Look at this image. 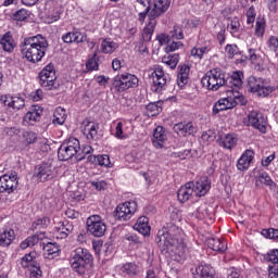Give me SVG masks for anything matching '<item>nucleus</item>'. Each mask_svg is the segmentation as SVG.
Wrapping results in <instances>:
<instances>
[{"label": "nucleus", "mask_w": 278, "mask_h": 278, "mask_svg": "<svg viewBox=\"0 0 278 278\" xmlns=\"http://www.w3.org/2000/svg\"><path fill=\"white\" fill-rule=\"evenodd\" d=\"M157 245L167 253L174 262H181L188 251V237L179 226L167 224L157 232Z\"/></svg>", "instance_id": "f257e3e1"}, {"label": "nucleus", "mask_w": 278, "mask_h": 278, "mask_svg": "<svg viewBox=\"0 0 278 278\" xmlns=\"http://www.w3.org/2000/svg\"><path fill=\"white\" fill-rule=\"evenodd\" d=\"M47 49H49V42H47V38L42 37V35L24 39L21 46L23 58L31 64L42 62V58L47 55Z\"/></svg>", "instance_id": "f03ea898"}, {"label": "nucleus", "mask_w": 278, "mask_h": 278, "mask_svg": "<svg viewBox=\"0 0 278 278\" xmlns=\"http://www.w3.org/2000/svg\"><path fill=\"white\" fill-rule=\"evenodd\" d=\"M71 266L78 275H86L92 267V255L88 250L77 248L72 252Z\"/></svg>", "instance_id": "7ed1b4c3"}, {"label": "nucleus", "mask_w": 278, "mask_h": 278, "mask_svg": "<svg viewBox=\"0 0 278 278\" xmlns=\"http://www.w3.org/2000/svg\"><path fill=\"white\" fill-rule=\"evenodd\" d=\"M236 105H247V99L238 90H228L227 97L219 99L213 106V114L232 110Z\"/></svg>", "instance_id": "20e7f679"}, {"label": "nucleus", "mask_w": 278, "mask_h": 278, "mask_svg": "<svg viewBox=\"0 0 278 278\" xmlns=\"http://www.w3.org/2000/svg\"><path fill=\"white\" fill-rule=\"evenodd\" d=\"M201 84L206 90L216 92V90H219L227 84V80L225 79V73L220 68H213L205 73L201 79Z\"/></svg>", "instance_id": "39448f33"}, {"label": "nucleus", "mask_w": 278, "mask_h": 278, "mask_svg": "<svg viewBox=\"0 0 278 278\" xmlns=\"http://www.w3.org/2000/svg\"><path fill=\"white\" fill-rule=\"evenodd\" d=\"M81 151V144L79 143V139L70 138L65 140L58 151V157L62 162H66V160H71L75 157Z\"/></svg>", "instance_id": "423d86ee"}, {"label": "nucleus", "mask_w": 278, "mask_h": 278, "mask_svg": "<svg viewBox=\"0 0 278 278\" xmlns=\"http://www.w3.org/2000/svg\"><path fill=\"white\" fill-rule=\"evenodd\" d=\"M249 91L257 97H268L273 92V87L268 85V80L262 77L250 76L248 78Z\"/></svg>", "instance_id": "0eeeda50"}, {"label": "nucleus", "mask_w": 278, "mask_h": 278, "mask_svg": "<svg viewBox=\"0 0 278 278\" xmlns=\"http://www.w3.org/2000/svg\"><path fill=\"white\" fill-rule=\"evenodd\" d=\"M138 81V76L126 73L114 77L112 88L116 92H125L129 88H137Z\"/></svg>", "instance_id": "6e6552de"}, {"label": "nucleus", "mask_w": 278, "mask_h": 278, "mask_svg": "<svg viewBox=\"0 0 278 278\" xmlns=\"http://www.w3.org/2000/svg\"><path fill=\"white\" fill-rule=\"evenodd\" d=\"M0 101L3 103L4 110L9 116H12L18 110L25 108V98L20 94H2Z\"/></svg>", "instance_id": "1a4fd4ad"}, {"label": "nucleus", "mask_w": 278, "mask_h": 278, "mask_svg": "<svg viewBox=\"0 0 278 278\" xmlns=\"http://www.w3.org/2000/svg\"><path fill=\"white\" fill-rule=\"evenodd\" d=\"M137 211L138 203L136 201L122 202L115 207L114 217L122 222L130 220Z\"/></svg>", "instance_id": "9d476101"}, {"label": "nucleus", "mask_w": 278, "mask_h": 278, "mask_svg": "<svg viewBox=\"0 0 278 278\" xmlns=\"http://www.w3.org/2000/svg\"><path fill=\"white\" fill-rule=\"evenodd\" d=\"M108 226H105V222L99 215H91L87 218V231L94 238H103L105 236V231Z\"/></svg>", "instance_id": "9b49d317"}, {"label": "nucleus", "mask_w": 278, "mask_h": 278, "mask_svg": "<svg viewBox=\"0 0 278 278\" xmlns=\"http://www.w3.org/2000/svg\"><path fill=\"white\" fill-rule=\"evenodd\" d=\"M34 177L37 178V181H51L58 177V169L51 163H42L35 168Z\"/></svg>", "instance_id": "f8f14e48"}, {"label": "nucleus", "mask_w": 278, "mask_h": 278, "mask_svg": "<svg viewBox=\"0 0 278 278\" xmlns=\"http://www.w3.org/2000/svg\"><path fill=\"white\" fill-rule=\"evenodd\" d=\"M168 8H170V0H153V3L147 7L149 20L154 21L157 16H162Z\"/></svg>", "instance_id": "ddd939ff"}, {"label": "nucleus", "mask_w": 278, "mask_h": 278, "mask_svg": "<svg viewBox=\"0 0 278 278\" xmlns=\"http://www.w3.org/2000/svg\"><path fill=\"white\" fill-rule=\"evenodd\" d=\"M244 125L254 127L264 134L266 131V117L256 111H252L243 119Z\"/></svg>", "instance_id": "4468645a"}, {"label": "nucleus", "mask_w": 278, "mask_h": 278, "mask_svg": "<svg viewBox=\"0 0 278 278\" xmlns=\"http://www.w3.org/2000/svg\"><path fill=\"white\" fill-rule=\"evenodd\" d=\"M151 79L152 90L154 92H162L166 86V74L164 73V68H162L160 65H155L153 72L151 73Z\"/></svg>", "instance_id": "2eb2a0df"}, {"label": "nucleus", "mask_w": 278, "mask_h": 278, "mask_svg": "<svg viewBox=\"0 0 278 278\" xmlns=\"http://www.w3.org/2000/svg\"><path fill=\"white\" fill-rule=\"evenodd\" d=\"M18 187V177L15 173L11 175H3L0 177V192H7V194H12L14 190Z\"/></svg>", "instance_id": "dca6fc26"}, {"label": "nucleus", "mask_w": 278, "mask_h": 278, "mask_svg": "<svg viewBox=\"0 0 278 278\" xmlns=\"http://www.w3.org/2000/svg\"><path fill=\"white\" fill-rule=\"evenodd\" d=\"M151 142L154 149H164L166 142H168V134H166V129L162 126H156L152 132Z\"/></svg>", "instance_id": "f3484780"}, {"label": "nucleus", "mask_w": 278, "mask_h": 278, "mask_svg": "<svg viewBox=\"0 0 278 278\" xmlns=\"http://www.w3.org/2000/svg\"><path fill=\"white\" fill-rule=\"evenodd\" d=\"M46 17L45 23L48 25H51V23H55L56 21H60V5H58V2L54 0H50L46 2Z\"/></svg>", "instance_id": "a211bd4d"}, {"label": "nucleus", "mask_w": 278, "mask_h": 278, "mask_svg": "<svg viewBox=\"0 0 278 278\" xmlns=\"http://www.w3.org/2000/svg\"><path fill=\"white\" fill-rule=\"evenodd\" d=\"M54 236L58 240H64L68 238L70 233H73V223L64 220L54 226Z\"/></svg>", "instance_id": "6ab92c4d"}, {"label": "nucleus", "mask_w": 278, "mask_h": 278, "mask_svg": "<svg viewBox=\"0 0 278 278\" xmlns=\"http://www.w3.org/2000/svg\"><path fill=\"white\" fill-rule=\"evenodd\" d=\"M42 116V106L33 105L29 111L24 115L23 121L25 125H35Z\"/></svg>", "instance_id": "aec40b11"}, {"label": "nucleus", "mask_w": 278, "mask_h": 278, "mask_svg": "<svg viewBox=\"0 0 278 278\" xmlns=\"http://www.w3.org/2000/svg\"><path fill=\"white\" fill-rule=\"evenodd\" d=\"M255 157V152L253 150H245L242 155L237 161V170H249L251 166V162H253V159Z\"/></svg>", "instance_id": "412c9836"}, {"label": "nucleus", "mask_w": 278, "mask_h": 278, "mask_svg": "<svg viewBox=\"0 0 278 278\" xmlns=\"http://www.w3.org/2000/svg\"><path fill=\"white\" fill-rule=\"evenodd\" d=\"M249 60L251 64L254 66L255 71H265L266 70V61L262 58V54L257 52L255 49H249Z\"/></svg>", "instance_id": "4be33fe9"}, {"label": "nucleus", "mask_w": 278, "mask_h": 278, "mask_svg": "<svg viewBox=\"0 0 278 278\" xmlns=\"http://www.w3.org/2000/svg\"><path fill=\"white\" fill-rule=\"evenodd\" d=\"M62 40L66 45H72V42H76V45H79L81 42H86L87 35H86V33L73 30V31H68V33L62 35Z\"/></svg>", "instance_id": "5701e85b"}, {"label": "nucleus", "mask_w": 278, "mask_h": 278, "mask_svg": "<svg viewBox=\"0 0 278 278\" xmlns=\"http://www.w3.org/2000/svg\"><path fill=\"white\" fill-rule=\"evenodd\" d=\"M210 188H212L210 179L202 177L195 182V186H193V193L195 197H205L206 192H210Z\"/></svg>", "instance_id": "b1692460"}, {"label": "nucleus", "mask_w": 278, "mask_h": 278, "mask_svg": "<svg viewBox=\"0 0 278 278\" xmlns=\"http://www.w3.org/2000/svg\"><path fill=\"white\" fill-rule=\"evenodd\" d=\"M129 122H118L115 126V131L113 136L117 138V140H127L131 135V130H129Z\"/></svg>", "instance_id": "393cba45"}, {"label": "nucleus", "mask_w": 278, "mask_h": 278, "mask_svg": "<svg viewBox=\"0 0 278 278\" xmlns=\"http://www.w3.org/2000/svg\"><path fill=\"white\" fill-rule=\"evenodd\" d=\"M134 229L135 231H138V233H141V236H144V238L151 236V226L149 225V217H139L136 224L134 225Z\"/></svg>", "instance_id": "a878e982"}, {"label": "nucleus", "mask_w": 278, "mask_h": 278, "mask_svg": "<svg viewBox=\"0 0 278 278\" xmlns=\"http://www.w3.org/2000/svg\"><path fill=\"white\" fill-rule=\"evenodd\" d=\"M194 194V184L187 182L185 186L180 187L178 190L177 197L180 203H186V201H190V198Z\"/></svg>", "instance_id": "bb28decb"}, {"label": "nucleus", "mask_w": 278, "mask_h": 278, "mask_svg": "<svg viewBox=\"0 0 278 278\" xmlns=\"http://www.w3.org/2000/svg\"><path fill=\"white\" fill-rule=\"evenodd\" d=\"M174 131L178 134V136H192V134H197V128L192 123H178L174 125Z\"/></svg>", "instance_id": "cd10ccee"}, {"label": "nucleus", "mask_w": 278, "mask_h": 278, "mask_svg": "<svg viewBox=\"0 0 278 278\" xmlns=\"http://www.w3.org/2000/svg\"><path fill=\"white\" fill-rule=\"evenodd\" d=\"M194 278H216V271L210 265H200L193 273Z\"/></svg>", "instance_id": "c85d7f7f"}, {"label": "nucleus", "mask_w": 278, "mask_h": 278, "mask_svg": "<svg viewBox=\"0 0 278 278\" xmlns=\"http://www.w3.org/2000/svg\"><path fill=\"white\" fill-rule=\"evenodd\" d=\"M99 131V125L94 122L85 121L83 123V134L86 136L87 140H94Z\"/></svg>", "instance_id": "c756f323"}, {"label": "nucleus", "mask_w": 278, "mask_h": 278, "mask_svg": "<svg viewBox=\"0 0 278 278\" xmlns=\"http://www.w3.org/2000/svg\"><path fill=\"white\" fill-rule=\"evenodd\" d=\"M238 144V137L233 134H227L219 138V147H223V149H228V151H231Z\"/></svg>", "instance_id": "7c9ffc66"}, {"label": "nucleus", "mask_w": 278, "mask_h": 278, "mask_svg": "<svg viewBox=\"0 0 278 278\" xmlns=\"http://www.w3.org/2000/svg\"><path fill=\"white\" fill-rule=\"evenodd\" d=\"M47 238V235L45 232H37L36 235L28 237L26 240L22 241L20 244L21 249H29V247H36L38 242L45 240Z\"/></svg>", "instance_id": "2f4dec72"}, {"label": "nucleus", "mask_w": 278, "mask_h": 278, "mask_svg": "<svg viewBox=\"0 0 278 278\" xmlns=\"http://www.w3.org/2000/svg\"><path fill=\"white\" fill-rule=\"evenodd\" d=\"M38 256L39 254L36 251L25 254L21 260V265L23 266V268H33L38 264L36 262V260H38Z\"/></svg>", "instance_id": "473e14b6"}, {"label": "nucleus", "mask_w": 278, "mask_h": 278, "mask_svg": "<svg viewBox=\"0 0 278 278\" xmlns=\"http://www.w3.org/2000/svg\"><path fill=\"white\" fill-rule=\"evenodd\" d=\"M16 239V235L13 229H5L0 232V247H10Z\"/></svg>", "instance_id": "72a5a7b5"}, {"label": "nucleus", "mask_w": 278, "mask_h": 278, "mask_svg": "<svg viewBox=\"0 0 278 278\" xmlns=\"http://www.w3.org/2000/svg\"><path fill=\"white\" fill-rule=\"evenodd\" d=\"M0 46L2 47L3 51L11 53L14 51V39L12 38V34L5 33L0 36Z\"/></svg>", "instance_id": "f704fd0d"}, {"label": "nucleus", "mask_w": 278, "mask_h": 278, "mask_svg": "<svg viewBox=\"0 0 278 278\" xmlns=\"http://www.w3.org/2000/svg\"><path fill=\"white\" fill-rule=\"evenodd\" d=\"M43 255L47 260H54L60 255V247L56 243H47L43 247Z\"/></svg>", "instance_id": "c9c22d12"}, {"label": "nucleus", "mask_w": 278, "mask_h": 278, "mask_svg": "<svg viewBox=\"0 0 278 278\" xmlns=\"http://www.w3.org/2000/svg\"><path fill=\"white\" fill-rule=\"evenodd\" d=\"M188 77H190V67L188 65H182L179 67L177 84L179 88H184L188 84Z\"/></svg>", "instance_id": "e433bc0d"}, {"label": "nucleus", "mask_w": 278, "mask_h": 278, "mask_svg": "<svg viewBox=\"0 0 278 278\" xmlns=\"http://www.w3.org/2000/svg\"><path fill=\"white\" fill-rule=\"evenodd\" d=\"M116 49H118V43L112 39H104L100 45V52L104 54L111 55Z\"/></svg>", "instance_id": "4c0bfd02"}, {"label": "nucleus", "mask_w": 278, "mask_h": 278, "mask_svg": "<svg viewBox=\"0 0 278 278\" xmlns=\"http://www.w3.org/2000/svg\"><path fill=\"white\" fill-rule=\"evenodd\" d=\"M212 51L210 46H195L191 49V56L194 60H203V56L207 55Z\"/></svg>", "instance_id": "58836bf2"}, {"label": "nucleus", "mask_w": 278, "mask_h": 278, "mask_svg": "<svg viewBox=\"0 0 278 278\" xmlns=\"http://www.w3.org/2000/svg\"><path fill=\"white\" fill-rule=\"evenodd\" d=\"M208 249L212 251H227V242L225 240H220L219 238H212L207 240Z\"/></svg>", "instance_id": "ea45409f"}, {"label": "nucleus", "mask_w": 278, "mask_h": 278, "mask_svg": "<svg viewBox=\"0 0 278 278\" xmlns=\"http://www.w3.org/2000/svg\"><path fill=\"white\" fill-rule=\"evenodd\" d=\"M39 84L42 88H46V90H55L60 87V83H58V76H54L53 78H39Z\"/></svg>", "instance_id": "a19ab883"}, {"label": "nucleus", "mask_w": 278, "mask_h": 278, "mask_svg": "<svg viewBox=\"0 0 278 278\" xmlns=\"http://www.w3.org/2000/svg\"><path fill=\"white\" fill-rule=\"evenodd\" d=\"M66 110L62 106H58L53 113V125H62L63 123H66Z\"/></svg>", "instance_id": "79ce46f5"}, {"label": "nucleus", "mask_w": 278, "mask_h": 278, "mask_svg": "<svg viewBox=\"0 0 278 278\" xmlns=\"http://www.w3.org/2000/svg\"><path fill=\"white\" fill-rule=\"evenodd\" d=\"M155 20H150L148 25L142 30V38L144 42L151 41V38H153V33L155 31Z\"/></svg>", "instance_id": "37998d69"}, {"label": "nucleus", "mask_w": 278, "mask_h": 278, "mask_svg": "<svg viewBox=\"0 0 278 278\" xmlns=\"http://www.w3.org/2000/svg\"><path fill=\"white\" fill-rule=\"evenodd\" d=\"M255 179H256V182H255L256 186H262V184H264L265 186H269L270 188L275 186V181H273V179L266 172H260L255 177Z\"/></svg>", "instance_id": "c03bdc74"}, {"label": "nucleus", "mask_w": 278, "mask_h": 278, "mask_svg": "<svg viewBox=\"0 0 278 278\" xmlns=\"http://www.w3.org/2000/svg\"><path fill=\"white\" fill-rule=\"evenodd\" d=\"M94 163L98 164V166H102L104 168H112L114 164L110 160V155L108 154H98L93 157Z\"/></svg>", "instance_id": "a18cd8bd"}, {"label": "nucleus", "mask_w": 278, "mask_h": 278, "mask_svg": "<svg viewBox=\"0 0 278 278\" xmlns=\"http://www.w3.org/2000/svg\"><path fill=\"white\" fill-rule=\"evenodd\" d=\"M228 30L233 38H240V18L232 17L228 24Z\"/></svg>", "instance_id": "49530a36"}, {"label": "nucleus", "mask_w": 278, "mask_h": 278, "mask_svg": "<svg viewBox=\"0 0 278 278\" xmlns=\"http://www.w3.org/2000/svg\"><path fill=\"white\" fill-rule=\"evenodd\" d=\"M264 34H266V20L260 18L255 23L254 35L256 38H264Z\"/></svg>", "instance_id": "de8ad7c7"}, {"label": "nucleus", "mask_w": 278, "mask_h": 278, "mask_svg": "<svg viewBox=\"0 0 278 278\" xmlns=\"http://www.w3.org/2000/svg\"><path fill=\"white\" fill-rule=\"evenodd\" d=\"M242 79H244V74L242 72H233L230 76V84L235 88H242Z\"/></svg>", "instance_id": "09e8293b"}, {"label": "nucleus", "mask_w": 278, "mask_h": 278, "mask_svg": "<svg viewBox=\"0 0 278 278\" xmlns=\"http://www.w3.org/2000/svg\"><path fill=\"white\" fill-rule=\"evenodd\" d=\"M122 273H126V275L135 277V275L140 273V269L138 268V265H136V263H126L122 266Z\"/></svg>", "instance_id": "8fccbe9b"}, {"label": "nucleus", "mask_w": 278, "mask_h": 278, "mask_svg": "<svg viewBox=\"0 0 278 278\" xmlns=\"http://www.w3.org/2000/svg\"><path fill=\"white\" fill-rule=\"evenodd\" d=\"M47 77H49L50 79H53V77H55V67L53 66V64H48L39 73V79H47Z\"/></svg>", "instance_id": "3c124183"}, {"label": "nucleus", "mask_w": 278, "mask_h": 278, "mask_svg": "<svg viewBox=\"0 0 278 278\" xmlns=\"http://www.w3.org/2000/svg\"><path fill=\"white\" fill-rule=\"evenodd\" d=\"M163 64L169 66V68H177V64H179V54H172L167 56H163Z\"/></svg>", "instance_id": "603ef678"}, {"label": "nucleus", "mask_w": 278, "mask_h": 278, "mask_svg": "<svg viewBox=\"0 0 278 278\" xmlns=\"http://www.w3.org/2000/svg\"><path fill=\"white\" fill-rule=\"evenodd\" d=\"M266 47L268 51H271V53H278V37L269 36L266 41Z\"/></svg>", "instance_id": "864d4df0"}, {"label": "nucleus", "mask_w": 278, "mask_h": 278, "mask_svg": "<svg viewBox=\"0 0 278 278\" xmlns=\"http://www.w3.org/2000/svg\"><path fill=\"white\" fill-rule=\"evenodd\" d=\"M169 36L173 40H184V30L180 26H174L172 30H169Z\"/></svg>", "instance_id": "5fc2aeb1"}, {"label": "nucleus", "mask_w": 278, "mask_h": 278, "mask_svg": "<svg viewBox=\"0 0 278 278\" xmlns=\"http://www.w3.org/2000/svg\"><path fill=\"white\" fill-rule=\"evenodd\" d=\"M184 42L181 41H169L167 46L165 47L166 53H173L174 51H179V49H182Z\"/></svg>", "instance_id": "6e6d98bb"}, {"label": "nucleus", "mask_w": 278, "mask_h": 278, "mask_svg": "<svg viewBox=\"0 0 278 278\" xmlns=\"http://www.w3.org/2000/svg\"><path fill=\"white\" fill-rule=\"evenodd\" d=\"M216 138V135L213 132V130H206L202 132L201 140L204 142V144H210V142H214Z\"/></svg>", "instance_id": "4d7b16f0"}, {"label": "nucleus", "mask_w": 278, "mask_h": 278, "mask_svg": "<svg viewBox=\"0 0 278 278\" xmlns=\"http://www.w3.org/2000/svg\"><path fill=\"white\" fill-rule=\"evenodd\" d=\"M50 223L51 219L48 217L39 218L33 223V229H45Z\"/></svg>", "instance_id": "13d9d810"}, {"label": "nucleus", "mask_w": 278, "mask_h": 278, "mask_svg": "<svg viewBox=\"0 0 278 278\" xmlns=\"http://www.w3.org/2000/svg\"><path fill=\"white\" fill-rule=\"evenodd\" d=\"M22 136L26 144H34L38 138L36 136V132H31V131H24Z\"/></svg>", "instance_id": "bf43d9fd"}, {"label": "nucleus", "mask_w": 278, "mask_h": 278, "mask_svg": "<svg viewBox=\"0 0 278 278\" xmlns=\"http://www.w3.org/2000/svg\"><path fill=\"white\" fill-rule=\"evenodd\" d=\"M162 112V108L157 106L155 103H150L147 105L148 116H157Z\"/></svg>", "instance_id": "052dcab7"}, {"label": "nucleus", "mask_w": 278, "mask_h": 278, "mask_svg": "<svg viewBox=\"0 0 278 278\" xmlns=\"http://www.w3.org/2000/svg\"><path fill=\"white\" fill-rule=\"evenodd\" d=\"M29 11H27L26 9H21L13 15V18L15 21H27V18H29Z\"/></svg>", "instance_id": "680f3d73"}, {"label": "nucleus", "mask_w": 278, "mask_h": 278, "mask_svg": "<svg viewBox=\"0 0 278 278\" xmlns=\"http://www.w3.org/2000/svg\"><path fill=\"white\" fill-rule=\"evenodd\" d=\"M86 67L88 71H99V62L97 61V53L93 54V58L87 61Z\"/></svg>", "instance_id": "e2e57ef3"}, {"label": "nucleus", "mask_w": 278, "mask_h": 278, "mask_svg": "<svg viewBox=\"0 0 278 278\" xmlns=\"http://www.w3.org/2000/svg\"><path fill=\"white\" fill-rule=\"evenodd\" d=\"M262 233L263 236H265V238H269V240H278V229H275V228L264 229Z\"/></svg>", "instance_id": "0e129e2a"}, {"label": "nucleus", "mask_w": 278, "mask_h": 278, "mask_svg": "<svg viewBox=\"0 0 278 278\" xmlns=\"http://www.w3.org/2000/svg\"><path fill=\"white\" fill-rule=\"evenodd\" d=\"M143 177L149 186H151L152 184H155V181H157V174L155 172L149 170L143 174Z\"/></svg>", "instance_id": "69168bd1"}, {"label": "nucleus", "mask_w": 278, "mask_h": 278, "mask_svg": "<svg viewBox=\"0 0 278 278\" xmlns=\"http://www.w3.org/2000/svg\"><path fill=\"white\" fill-rule=\"evenodd\" d=\"M225 51H226L228 58H233L235 55H238V53H240V50L238 49V46H236V45H227L225 48Z\"/></svg>", "instance_id": "338daca9"}, {"label": "nucleus", "mask_w": 278, "mask_h": 278, "mask_svg": "<svg viewBox=\"0 0 278 278\" xmlns=\"http://www.w3.org/2000/svg\"><path fill=\"white\" fill-rule=\"evenodd\" d=\"M267 260L273 264H278V249L270 250L267 253Z\"/></svg>", "instance_id": "774afa93"}]
</instances>
